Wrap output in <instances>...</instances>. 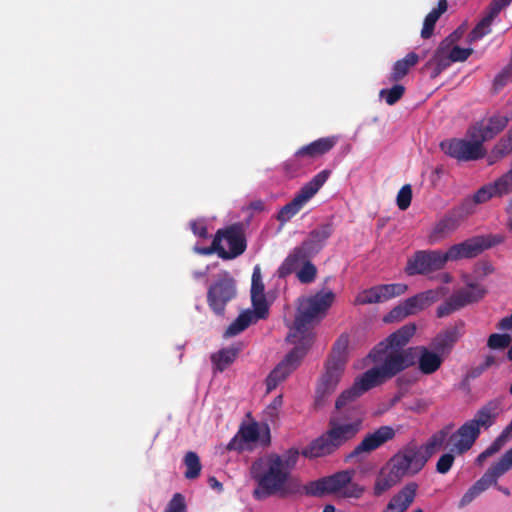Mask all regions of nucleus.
Wrapping results in <instances>:
<instances>
[{
    "label": "nucleus",
    "instance_id": "nucleus-1",
    "mask_svg": "<svg viewBox=\"0 0 512 512\" xmlns=\"http://www.w3.org/2000/svg\"><path fill=\"white\" fill-rule=\"evenodd\" d=\"M420 346L409 347L397 353H390L380 366L373 367L355 379L353 385L344 390L337 398L335 407L341 410L354 402L370 389L393 378L405 369L418 364Z\"/></svg>",
    "mask_w": 512,
    "mask_h": 512
},
{
    "label": "nucleus",
    "instance_id": "nucleus-2",
    "mask_svg": "<svg viewBox=\"0 0 512 512\" xmlns=\"http://www.w3.org/2000/svg\"><path fill=\"white\" fill-rule=\"evenodd\" d=\"M250 474L256 482L253 497L264 500L271 496L285 498L302 494L304 485L299 478L291 476L285 469L278 454H270L266 458L255 460L250 468Z\"/></svg>",
    "mask_w": 512,
    "mask_h": 512
},
{
    "label": "nucleus",
    "instance_id": "nucleus-3",
    "mask_svg": "<svg viewBox=\"0 0 512 512\" xmlns=\"http://www.w3.org/2000/svg\"><path fill=\"white\" fill-rule=\"evenodd\" d=\"M349 338L341 335L334 343L332 351L324 364V371L318 379L314 405L322 408L330 395H332L345 371L347 363Z\"/></svg>",
    "mask_w": 512,
    "mask_h": 512
},
{
    "label": "nucleus",
    "instance_id": "nucleus-4",
    "mask_svg": "<svg viewBox=\"0 0 512 512\" xmlns=\"http://www.w3.org/2000/svg\"><path fill=\"white\" fill-rule=\"evenodd\" d=\"M361 420L342 423L337 417L330 418L328 429L303 448L301 454L308 459L325 457L336 452L354 438L361 427Z\"/></svg>",
    "mask_w": 512,
    "mask_h": 512
},
{
    "label": "nucleus",
    "instance_id": "nucleus-5",
    "mask_svg": "<svg viewBox=\"0 0 512 512\" xmlns=\"http://www.w3.org/2000/svg\"><path fill=\"white\" fill-rule=\"evenodd\" d=\"M334 299L335 294L332 291H320L313 296L303 298L299 302L292 332L287 339L291 342H295L292 338L306 339V334L326 315Z\"/></svg>",
    "mask_w": 512,
    "mask_h": 512
},
{
    "label": "nucleus",
    "instance_id": "nucleus-6",
    "mask_svg": "<svg viewBox=\"0 0 512 512\" xmlns=\"http://www.w3.org/2000/svg\"><path fill=\"white\" fill-rule=\"evenodd\" d=\"M265 286L262 281L261 270L255 266L252 273L251 302L253 310H245L228 326L224 336L232 337L244 331L251 323L266 319L269 315V304L265 296Z\"/></svg>",
    "mask_w": 512,
    "mask_h": 512
},
{
    "label": "nucleus",
    "instance_id": "nucleus-7",
    "mask_svg": "<svg viewBox=\"0 0 512 512\" xmlns=\"http://www.w3.org/2000/svg\"><path fill=\"white\" fill-rule=\"evenodd\" d=\"M505 238L500 234L477 235L449 247L446 251L448 261L472 259L504 242Z\"/></svg>",
    "mask_w": 512,
    "mask_h": 512
},
{
    "label": "nucleus",
    "instance_id": "nucleus-8",
    "mask_svg": "<svg viewBox=\"0 0 512 512\" xmlns=\"http://www.w3.org/2000/svg\"><path fill=\"white\" fill-rule=\"evenodd\" d=\"M512 468V450H507L502 457L493 464L483 476L477 480L462 496L458 507L464 508L469 505L482 492L486 491L490 486H497V480Z\"/></svg>",
    "mask_w": 512,
    "mask_h": 512
},
{
    "label": "nucleus",
    "instance_id": "nucleus-9",
    "mask_svg": "<svg viewBox=\"0 0 512 512\" xmlns=\"http://www.w3.org/2000/svg\"><path fill=\"white\" fill-rule=\"evenodd\" d=\"M237 295L236 280L228 271H222L207 291V303L217 316H224L227 304Z\"/></svg>",
    "mask_w": 512,
    "mask_h": 512
},
{
    "label": "nucleus",
    "instance_id": "nucleus-10",
    "mask_svg": "<svg viewBox=\"0 0 512 512\" xmlns=\"http://www.w3.org/2000/svg\"><path fill=\"white\" fill-rule=\"evenodd\" d=\"M330 174L329 170H322L305 183L294 198L280 209L277 220L281 223L290 221L326 183Z\"/></svg>",
    "mask_w": 512,
    "mask_h": 512
},
{
    "label": "nucleus",
    "instance_id": "nucleus-11",
    "mask_svg": "<svg viewBox=\"0 0 512 512\" xmlns=\"http://www.w3.org/2000/svg\"><path fill=\"white\" fill-rule=\"evenodd\" d=\"M402 477L417 475L428 462L419 445L410 442L394 454L388 461Z\"/></svg>",
    "mask_w": 512,
    "mask_h": 512
},
{
    "label": "nucleus",
    "instance_id": "nucleus-12",
    "mask_svg": "<svg viewBox=\"0 0 512 512\" xmlns=\"http://www.w3.org/2000/svg\"><path fill=\"white\" fill-rule=\"evenodd\" d=\"M440 299V290H426L415 294L392 308L384 317L387 323L401 321L408 316L416 315Z\"/></svg>",
    "mask_w": 512,
    "mask_h": 512
},
{
    "label": "nucleus",
    "instance_id": "nucleus-13",
    "mask_svg": "<svg viewBox=\"0 0 512 512\" xmlns=\"http://www.w3.org/2000/svg\"><path fill=\"white\" fill-rule=\"evenodd\" d=\"M440 148L447 156L459 162L476 161L486 155V149L479 138H470V140L446 139L440 143Z\"/></svg>",
    "mask_w": 512,
    "mask_h": 512
},
{
    "label": "nucleus",
    "instance_id": "nucleus-14",
    "mask_svg": "<svg viewBox=\"0 0 512 512\" xmlns=\"http://www.w3.org/2000/svg\"><path fill=\"white\" fill-rule=\"evenodd\" d=\"M416 325L408 323L395 332L391 333L384 340L379 342L368 354L373 362H383L390 353H397L404 349L416 333Z\"/></svg>",
    "mask_w": 512,
    "mask_h": 512
},
{
    "label": "nucleus",
    "instance_id": "nucleus-15",
    "mask_svg": "<svg viewBox=\"0 0 512 512\" xmlns=\"http://www.w3.org/2000/svg\"><path fill=\"white\" fill-rule=\"evenodd\" d=\"M215 236L219 237L220 258L223 260L235 259L242 255L247 248L245 231L241 223H234L219 229Z\"/></svg>",
    "mask_w": 512,
    "mask_h": 512
},
{
    "label": "nucleus",
    "instance_id": "nucleus-16",
    "mask_svg": "<svg viewBox=\"0 0 512 512\" xmlns=\"http://www.w3.org/2000/svg\"><path fill=\"white\" fill-rule=\"evenodd\" d=\"M448 262L446 252L440 250H420L407 261L405 271L408 275H426L442 269Z\"/></svg>",
    "mask_w": 512,
    "mask_h": 512
},
{
    "label": "nucleus",
    "instance_id": "nucleus-17",
    "mask_svg": "<svg viewBox=\"0 0 512 512\" xmlns=\"http://www.w3.org/2000/svg\"><path fill=\"white\" fill-rule=\"evenodd\" d=\"M486 290L478 284H469L466 288L455 291L443 304L438 306L437 317L443 318L453 312L484 297Z\"/></svg>",
    "mask_w": 512,
    "mask_h": 512
},
{
    "label": "nucleus",
    "instance_id": "nucleus-18",
    "mask_svg": "<svg viewBox=\"0 0 512 512\" xmlns=\"http://www.w3.org/2000/svg\"><path fill=\"white\" fill-rule=\"evenodd\" d=\"M353 475L354 471L350 470L337 472L304 485L303 492L316 497L341 492L351 482Z\"/></svg>",
    "mask_w": 512,
    "mask_h": 512
},
{
    "label": "nucleus",
    "instance_id": "nucleus-19",
    "mask_svg": "<svg viewBox=\"0 0 512 512\" xmlns=\"http://www.w3.org/2000/svg\"><path fill=\"white\" fill-rule=\"evenodd\" d=\"M307 348L301 345L295 346L284 359L269 373L266 378L267 391L275 389L300 365L306 355Z\"/></svg>",
    "mask_w": 512,
    "mask_h": 512
},
{
    "label": "nucleus",
    "instance_id": "nucleus-20",
    "mask_svg": "<svg viewBox=\"0 0 512 512\" xmlns=\"http://www.w3.org/2000/svg\"><path fill=\"white\" fill-rule=\"evenodd\" d=\"M468 215L458 204L448 210L433 226L428 235L429 244H437L454 233Z\"/></svg>",
    "mask_w": 512,
    "mask_h": 512
},
{
    "label": "nucleus",
    "instance_id": "nucleus-21",
    "mask_svg": "<svg viewBox=\"0 0 512 512\" xmlns=\"http://www.w3.org/2000/svg\"><path fill=\"white\" fill-rule=\"evenodd\" d=\"M408 290L404 283L380 284L361 291L355 298V304L368 305L383 303L401 296Z\"/></svg>",
    "mask_w": 512,
    "mask_h": 512
},
{
    "label": "nucleus",
    "instance_id": "nucleus-22",
    "mask_svg": "<svg viewBox=\"0 0 512 512\" xmlns=\"http://www.w3.org/2000/svg\"><path fill=\"white\" fill-rule=\"evenodd\" d=\"M395 436L396 431L393 427L387 425L380 426L374 432L366 434L362 441L346 456V460H352L364 453H371L393 440Z\"/></svg>",
    "mask_w": 512,
    "mask_h": 512
},
{
    "label": "nucleus",
    "instance_id": "nucleus-23",
    "mask_svg": "<svg viewBox=\"0 0 512 512\" xmlns=\"http://www.w3.org/2000/svg\"><path fill=\"white\" fill-rule=\"evenodd\" d=\"M512 3V0H492L486 9L485 16L477 23L469 34V41L475 42L491 32V25L499 13Z\"/></svg>",
    "mask_w": 512,
    "mask_h": 512
},
{
    "label": "nucleus",
    "instance_id": "nucleus-24",
    "mask_svg": "<svg viewBox=\"0 0 512 512\" xmlns=\"http://www.w3.org/2000/svg\"><path fill=\"white\" fill-rule=\"evenodd\" d=\"M508 123V118L501 115H494L487 121H480L475 123L468 129V136L470 138H479L482 143L494 138L500 133Z\"/></svg>",
    "mask_w": 512,
    "mask_h": 512
},
{
    "label": "nucleus",
    "instance_id": "nucleus-25",
    "mask_svg": "<svg viewBox=\"0 0 512 512\" xmlns=\"http://www.w3.org/2000/svg\"><path fill=\"white\" fill-rule=\"evenodd\" d=\"M418 488L419 485L416 482L405 484L389 499L382 512H406L415 501Z\"/></svg>",
    "mask_w": 512,
    "mask_h": 512
},
{
    "label": "nucleus",
    "instance_id": "nucleus-26",
    "mask_svg": "<svg viewBox=\"0 0 512 512\" xmlns=\"http://www.w3.org/2000/svg\"><path fill=\"white\" fill-rule=\"evenodd\" d=\"M480 434L479 429L470 421L465 422L455 433L450 436L453 442V450L459 454L468 451Z\"/></svg>",
    "mask_w": 512,
    "mask_h": 512
},
{
    "label": "nucleus",
    "instance_id": "nucleus-27",
    "mask_svg": "<svg viewBox=\"0 0 512 512\" xmlns=\"http://www.w3.org/2000/svg\"><path fill=\"white\" fill-rule=\"evenodd\" d=\"M334 227L332 223H325L317 226L310 231L307 239H305L301 246L304 250L308 251L312 256L319 253L325 245V242L333 234Z\"/></svg>",
    "mask_w": 512,
    "mask_h": 512
},
{
    "label": "nucleus",
    "instance_id": "nucleus-28",
    "mask_svg": "<svg viewBox=\"0 0 512 512\" xmlns=\"http://www.w3.org/2000/svg\"><path fill=\"white\" fill-rule=\"evenodd\" d=\"M459 339L456 328H448L438 333L430 343V349L438 353L443 359H446L452 352Z\"/></svg>",
    "mask_w": 512,
    "mask_h": 512
},
{
    "label": "nucleus",
    "instance_id": "nucleus-29",
    "mask_svg": "<svg viewBox=\"0 0 512 512\" xmlns=\"http://www.w3.org/2000/svg\"><path fill=\"white\" fill-rule=\"evenodd\" d=\"M312 257L301 245L295 247L278 268L279 277L285 278L294 272L296 273Z\"/></svg>",
    "mask_w": 512,
    "mask_h": 512
},
{
    "label": "nucleus",
    "instance_id": "nucleus-30",
    "mask_svg": "<svg viewBox=\"0 0 512 512\" xmlns=\"http://www.w3.org/2000/svg\"><path fill=\"white\" fill-rule=\"evenodd\" d=\"M494 197H497L495 190L491 183H488L480 187L473 195L463 198L459 205L469 217L476 212L478 205L484 204Z\"/></svg>",
    "mask_w": 512,
    "mask_h": 512
},
{
    "label": "nucleus",
    "instance_id": "nucleus-31",
    "mask_svg": "<svg viewBox=\"0 0 512 512\" xmlns=\"http://www.w3.org/2000/svg\"><path fill=\"white\" fill-rule=\"evenodd\" d=\"M337 142V136L319 138L299 148V155H304L306 159L311 162L313 159L323 156L331 151Z\"/></svg>",
    "mask_w": 512,
    "mask_h": 512
},
{
    "label": "nucleus",
    "instance_id": "nucleus-32",
    "mask_svg": "<svg viewBox=\"0 0 512 512\" xmlns=\"http://www.w3.org/2000/svg\"><path fill=\"white\" fill-rule=\"evenodd\" d=\"M402 480V477L395 471L389 462L386 463L376 477L373 494L377 497L383 495Z\"/></svg>",
    "mask_w": 512,
    "mask_h": 512
},
{
    "label": "nucleus",
    "instance_id": "nucleus-33",
    "mask_svg": "<svg viewBox=\"0 0 512 512\" xmlns=\"http://www.w3.org/2000/svg\"><path fill=\"white\" fill-rule=\"evenodd\" d=\"M458 39L459 35L457 31H455L441 41L432 58L424 65V68H429L431 64H437L443 71L447 69L453 63L452 59H450L448 49Z\"/></svg>",
    "mask_w": 512,
    "mask_h": 512
},
{
    "label": "nucleus",
    "instance_id": "nucleus-34",
    "mask_svg": "<svg viewBox=\"0 0 512 512\" xmlns=\"http://www.w3.org/2000/svg\"><path fill=\"white\" fill-rule=\"evenodd\" d=\"M444 360L429 347L420 346L418 370L424 375H431L440 369Z\"/></svg>",
    "mask_w": 512,
    "mask_h": 512
},
{
    "label": "nucleus",
    "instance_id": "nucleus-35",
    "mask_svg": "<svg viewBox=\"0 0 512 512\" xmlns=\"http://www.w3.org/2000/svg\"><path fill=\"white\" fill-rule=\"evenodd\" d=\"M240 351L241 345L234 344L213 353L211 355V362L213 363L215 370L218 372L226 370L236 360Z\"/></svg>",
    "mask_w": 512,
    "mask_h": 512
},
{
    "label": "nucleus",
    "instance_id": "nucleus-36",
    "mask_svg": "<svg viewBox=\"0 0 512 512\" xmlns=\"http://www.w3.org/2000/svg\"><path fill=\"white\" fill-rule=\"evenodd\" d=\"M241 438H238V435H235L227 444V450H242L243 442L250 443L255 442L259 438V428L256 423L248 424L242 426L238 432Z\"/></svg>",
    "mask_w": 512,
    "mask_h": 512
},
{
    "label": "nucleus",
    "instance_id": "nucleus-37",
    "mask_svg": "<svg viewBox=\"0 0 512 512\" xmlns=\"http://www.w3.org/2000/svg\"><path fill=\"white\" fill-rule=\"evenodd\" d=\"M498 403L490 401L477 411L474 418L469 420L479 430L480 427L489 428L493 423L498 414Z\"/></svg>",
    "mask_w": 512,
    "mask_h": 512
},
{
    "label": "nucleus",
    "instance_id": "nucleus-38",
    "mask_svg": "<svg viewBox=\"0 0 512 512\" xmlns=\"http://www.w3.org/2000/svg\"><path fill=\"white\" fill-rule=\"evenodd\" d=\"M451 429L452 425L445 426L441 430L434 433L424 445L419 446V448H421V450L423 451L424 455L427 457L428 460L439 449L442 448L448 436L450 435Z\"/></svg>",
    "mask_w": 512,
    "mask_h": 512
},
{
    "label": "nucleus",
    "instance_id": "nucleus-39",
    "mask_svg": "<svg viewBox=\"0 0 512 512\" xmlns=\"http://www.w3.org/2000/svg\"><path fill=\"white\" fill-rule=\"evenodd\" d=\"M512 439V421L503 429L500 435L477 457V462L482 463L488 457L499 452L507 442Z\"/></svg>",
    "mask_w": 512,
    "mask_h": 512
},
{
    "label": "nucleus",
    "instance_id": "nucleus-40",
    "mask_svg": "<svg viewBox=\"0 0 512 512\" xmlns=\"http://www.w3.org/2000/svg\"><path fill=\"white\" fill-rule=\"evenodd\" d=\"M418 61L419 56L415 52H410L403 59L397 60L390 73V81L398 82L403 79Z\"/></svg>",
    "mask_w": 512,
    "mask_h": 512
},
{
    "label": "nucleus",
    "instance_id": "nucleus-41",
    "mask_svg": "<svg viewBox=\"0 0 512 512\" xmlns=\"http://www.w3.org/2000/svg\"><path fill=\"white\" fill-rule=\"evenodd\" d=\"M310 165V161L304 155H299V149L294 155L282 164L284 173L289 177H296L303 173Z\"/></svg>",
    "mask_w": 512,
    "mask_h": 512
},
{
    "label": "nucleus",
    "instance_id": "nucleus-42",
    "mask_svg": "<svg viewBox=\"0 0 512 512\" xmlns=\"http://www.w3.org/2000/svg\"><path fill=\"white\" fill-rule=\"evenodd\" d=\"M184 464L186 466V471L184 475L187 479L191 480L199 477L202 465L197 453L193 451L187 452L186 455L184 456Z\"/></svg>",
    "mask_w": 512,
    "mask_h": 512
},
{
    "label": "nucleus",
    "instance_id": "nucleus-43",
    "mask_svg": "<svg viewBox=\"0 0 512 512\" xmlns=\"http://www.w3.org/2000/svg\"><path fill=\"white\" fill-rule=\"evenodd\" d=\"M497 197H503L512 192V169L491 183Z\"/></svg>",
    "mask_w": 512,
    "mask_h": 512
},
{
    "label": "nucleus",
    "instance_id": "nucleus-44",
    "mask_svg": "<svg viewBox=\"0 0 512 512\" xmlns=\"http://www.w3.org/2000/svg\"><path fill=\"white\" fill-rule=\"evenodd\" d=\"M297 279L303 283V284H309L312 283L317 276V268L316 266L311 262L310 259H308L303 266L296 272Z\"/></svg>",
    "mask_w": 512,
    "mask_h": 512
},
{
    "label": "nucleus",
    "instance_id": "nucleus-45",
    "mask_svg": "<svg viewBox=\"0 0 512 512\" xmlns=\"http://www.w3.org/2000/svg\"><path fill=\"white\" fill-rule=\"evenodd\" d=\"M405 87L401 84H395L390 89H382L379 96L385 99L388 105L396 104L404 95Z\"/></svg>",
    "mask_w": 512,
    "mask_h": 512
},
{
    "label": "nucleus",
    "instance_id": "nucleus-46",
    "mask_svg": "<svg viewBox=\"0 0 512 512\" xmlns=\"http://www.w3.org/2000/svg\"><path fill=\"white\" fill-rule=\"evenodd\" d=\"M512 152V131L505 137L501 138L492 149V156L502 158Z\"/></svg>",
    "mask_w": 512,
    "mask_h": 512
},
{
    "label": "nucleus",
    "instance_id": "nucleus-47",
    "mask_svg": "<svg viewBox=\"0 0 512 512\" xmlns=\"http://www.w3.org/2000/svg\"><path fill=\"white\" fill-rule=\"evenodd\" d=\"M511 340L512 339L509 334L493 333L489 336L487 340V346L493 350L505 349L510 345Z\"/></svg>",
    "mask_w": 512,
    "mask_h": 512
},
{
    "label": "nucleus",
    "instance_id": "nucleus-48",
    "mask_svg": "<svg viewBox=\"0 0 512 512\" xmlns=\"http://www.w3.org/2000/svg\"><path fill=\"white\" fill-rule=\"evenodd\" d=\"M412 200V188L409 184L401 187L397 194L396 202L400 210L404 211L409 208Z\"/></svg>",
    "mask_w": 512,
    "mask_h": 512
},
{
    "label": "nucleus",
    "instance_id": "nucleus-49",
    "mask_svg": "<svg viewBox=\"0 0 512 512\" xmlns=\"http://www.w3.org/2000/svg\"><path fill=\"white\" fill-rule=\"evenodd\" d=\"M164 512H187L185 497L181 493H175Z\"/></svg>",
    "mask_w": 512,
    "mask_h": 512
},
{
    "label": "nucleus",
    "instance_id": "nucleus-50",
    "mask_svg": "<svg viewBox=\"0 0 512 512\" xmlns=\"http://www.w3.org/2000/svg\"><path fill=\"white\" fill-rule=\"evenodd\" d=\"M473 49L471 48H461L459 46H453L448 49V53L450 55V59L453 62H463L468 59V57L472 54Z\"/></svg>",
    "mask_w": 512,
    "mask_h": 512
},
{
    "label": "nucleus",
    "instance_id": "nucleus-51",
    "mask_svg": "<svg viewBox=\"0 0 512 512\" xmlns=\"http://www.w3.org/2000/svg\"><path fill=\"white\" fill-rule=\"evenodd\" d=\"M280 457L283 467L288 469V471L291 473V470L294 468L298 461L299 451L295 448H291Z\"/></svg>",
    "mask_w": 512,
    "mask_h": 512
},
{
    "label": "nucleus",
    "instance_id": "nucleus-52",
    "mask_svg": "<svg viewBox=\"0 0 512 512\" xmlns=\"http://www.w3.org/2000/svg\"><path fill=\"white\" fill-rule=\"evenodd\" d=\"M455 457L452 453L443 454L436 463V471L440 474H446L453 466Z\"/></svg>",
    "mask_w": 512,
    "mask_h": 512
},
{
    "label": "nucleus",
    "instance_id": "nucleus-53",
    "mask_svg": "<svg viewBox=\"0 0 512 512\" xmlns=\"http://www.w3.org/2000/svg\"><path fill=\"white\" fill-rule=\"evenodd\" d=\"M364 492V488L354 482H350L342 491V496L346 498H360Z\"/></svg>",
    "mask_w": 512,
    "mask_h": 512
},
{
    "label": "nucleus",
    "instance_id": "nucleus-54",
    "mask_svg": "<svg viewBox=\"0 0 512 512\" xmlns=\"http://www.w3.org/2000/svg\"><path fill=\"white\" fill-rule=\"evenodd\" d=\"M195 251L201 255H211L216 253L220 257L219 237L214 236L211 245L208 247H195Z\"/></svg>",
    "mask_w": 512,
    "mask_h": 512
},
{
    "label": "nucleus",
    "instance_id": "nucleus-55",
    "mask_svg": "<svg viewBox=\"0 0 512 512\" xmlns=\"http://www.w3.org/2000/svg\"><path fill=\"white\" fill-rule=\"evenodd\" d=\"M436 23L435 19L426 15L421 30V37L423 39H429L433 35Z\"/></svg>",
    "mask_w": 512,
    "mask_h": 512
},
{
    "label": "nucleus",
    "instance_id": "nucleus-56",
    "mask_svg": "<svg viewBox=\"0 0 512 512\" xmlns=\"http://www.w3.org/2000/svg\"><path fill=\"white\" fill-rule=\"evenodd\" d=\"M448 9V3L447 0H439L437 7L433 8L427 16L432 17L436 21L439 20L442 14H444Z\"/></svg>",
    "mask_w": 512,
    "mask_h": 512
},
{
    "label": "nucleus",
    "instance_id": "nucleus-57",
    "mask_svg": "<svg viewBox=\"0 0 512 512\" xmlns=\"http://www.w3.org/2000/svg\"><path fill=\"white\" fill-rule=\"evenodd\" d=\"M511 75H512V70H510L508 68L503 70L501 73H499L494 79L495 89H500V88L504 87L507 84Z\"/></svg>",
    "mask_w": 512,
    "mask_h": 512
},
{
    "label": "nucleus",
    "instance_id": "nucleus-58",
    "mask_svg": "<svg viewBox=\"0 0 512 512\" xmlns=\"http://www.w3.org/2000/svg\"><path fill=\"white\" fill-rule=\"evenodd\" d=\"M190 226H191L192 232L196 236H198L200 238H207L208 237L207 227L203 223L192 221Z\"/></svg>",
    "mask_w": 512,
    "mask_h": 512
},
{
    "label": "nucleus",
    "instance_id": "nucleus-59",
    "mask_svg": "<svg viewBox=\"0 0 512 512\" xmlns=\"http://www.w3.org/2000/svg\"><path fill=\"white\" fill-rule=\"evenodd\" d=\"M497 328L500 330H511L512 329V315L502 318L497 324Z\"/></svg>",
    "mask_w": 512,
    "mask_h": 512
},
{
    "label": "nucleus",
    "instance_id": "nucleus-60",
    "mask_svg": "<svg viewBox=\"0 0 512 512\" xmlns=\"http://www.w3.org/2000/svg\"><path fill=\"white\" fill-rule=\"evenodd\" d=\"M208 484L212 489H216L218 491H222L223 489L222 483L219 482L214 476L209 477Z\"/></svg>",
    "mask_w": 512,
    "mask_h": 512
},
{
    "label": "nucleus",
    "instance_id": "nucleus-61",
    "mask_svg": "<svg viewBox=\"0 0 512 512\" xmlns=\"http://www.w3.org/2000/svg\"><path fill=\"white\" fill-rule=\"evenodd\" d=\"M428 69L431 70L430 77L432 79L437 78L443 72L437 64H431Z\"/></svg>",
    "mask_w": 512,
    "mask_h": 512
},
{
    "label": "nucleus",
    "instance_id": "nucleus-62",
    "mask_svg": "<svg viewBox=\"0 0 512 512\" xmlns=\"http://www.w3.org/2000/svg\"><path fill=\"white\" fill-rule=\"evenodd\" d=\"M282 404H283V399H282V396L279 395V396L275 397V399L271 403V407L273 409H278L279 407L282 406Z\"/></svg>",
    "mask_w": 512,
    "mask_h": 512
},
{
    "label": "nucleus",
    "instance_id": "nucleus-63",
    "mask_svg": "<svg viewBox=\"0 0 512 512\" xmlns=\"http://www.w3.org/2000/svg\"><path fill=\"white\" fill-rule=\"evenodd\" d=\"M495 359L493 356L489 355L485 358L483 368H488L494 363Z\"/></svg>",
    "mask_w": 512,
    "mask_h": 512
},
{
    "label": "nucleus",
    "instance_id": "nucleus-64",
    "mask_svg": "<svg viewBox=\"0 0 512 512\" xmlns=\"http://www.w3.org/2000/svg\"><path fill=\"white\" fill-rule=\"evenodd\" d=\"M483 271H484V274H490L494 271V268L491 264L486 263V264H484Z\"/></svg>",
    "mask_w": 512,
    "mask_h": 512
}]
</instances>
